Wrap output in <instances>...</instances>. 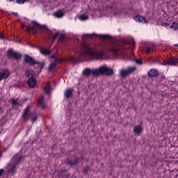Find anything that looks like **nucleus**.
Here are the masks:
<instances>
[{"label":"nucleus","mask_w":178,"mask_h":178,"mask_svg":"<svg viewBox=\"0 0 178 178\" xmlns=\"http://www.w3.org/2000/svg\"><path fill=\"white\" fill-rule=\"evenodd\" d=\"M77 159L76 157L73 158H69L67 159V163L70 165V166H73L74 165H77Z\"/></svg>","instance_id":"16"},{"label":"nucleus","mask_w":178,"mask_h":178,"mask_svg":"<svg viewBox=\"0 0 178 178\" xmlns=\"http://www.w3.org/2000/svg\"><path fill=\"white\" fill-rule=\"evenodd\" d=\"M58 39L60 40L61 41L65 40V35L64 34H60L58 35Z\"/></svg>","instance_id":"36"},{"label":"nucleus","mask_w":178,"mask_h":178,"mask_svg":"<svg viewBox=\"0 0 178 178\" xmlns=\"http://www.w3.org/2000/svg\"><path fill=\"white\" fill-rule=\"evenodd\" d=\"M6 56L8 59H13L14 60H19L22 59V54H20L19 52L13 51V49L8 50Z\"/></svg>","instance_id":"4"},{"label":"nucleus","mask_w":178,"mask_h":178,"mask_svg":"<svg viewBox=\"0 0 178 178\" xmlns=\"http://www.w3.org/2000/svg\"><path fill=\"white\" fill-rule=\"evenodd\" d=\"M145 52L147 54H149V52H151V51H154V48L152 47H145Z\"/></svg>","instance_id":"31"},{"label":"nucleus","mask_w":178,"mask_h":178,"mask_svg":"<svg viewBox=\"0 0 178 178\" xmlns=\"http://www.w3.org/2000/svg\"><path fill=\"white\" fill-rule=\"evenodd\" d=\"M30 109H31V108L28 106L23 112L22 118L23 119V120H29V118H30Z\"/></svg>","instance_id":"11"},{"label":"nucleus","mask_w":178,"mask_h":178,"mask_svg":"<svg viewBox=\"0 0 178 178\" xmlns=\"http://www.w3.org/2000/svg\"><path fill=\"white\" fill-rule=\"evenodd\" d=\"M31 72V77H34V76H35V72H34V70H30Z\"/></svg>","instance_id":"38"},{"label":"nucleus","mask_w":178,"mask_h":178,"mask_svg":"<svg viewBox=\"0 0 178 178\" xmlns=\"http://www.w3.org/2000/svg\"><path fill=\"white\" fill-rule=\"evenodd\" d=\"M7 1H9L10 2H13V1L15 0H7Z\"/></svg>","instance_id":"50"},{"label":"nucleus","mask_w":178,"mask_h":178,"mask_svg":"<svg viewBox=\"0 0 178 178\" xmlns=\"http://www.w3.org/2000/svg\"><path fill=\"white\" fill-rule=\"evenodd\" d=\"M171 29H172L173 30L177 31L178 30V23L174 22L172 24Z\"/></svg>","instance_id":"27"},{"label":"nucleus","mask_w":178,"mask_h":178,"mask_svg":"<svg viewBox=\"0 0 178 178\" xmlns=\"http://www.w3.org/2000/svg\"><path fill=\"white\" fill-rule=\"evenodd\" d=\"M64 97L65 99H69L73 97V89H67L64 92Z\"/></svg>","instance_id":"14"},{"label":"nucleus","mask_w":178,"mask_h":178,"mask_svg":"<svg viewBox=\"0 0 178 178\" xmlns=\"http://www.w3.org/2000/svg\"><path fill=\"white\" fill-rule=\"evenodd\" d=\"M143 131V127L141 125H136L134 127L133 132L134 134H140Z\"/></svg>","instance_id":"18"},{"label":"nucleus","mask_w":178,"mask_h":178,"mask_svg":"<svg viewBox=\"0 0 178 178\" xmlns=\"http://www.w3.org/2000/svg\"><path fill=\"white\" fill-rule=\"evenodd\" d=\"M2 156V153L0 152V158Z\"/></svg>","instance_id":"51"},{"label":"nucleus","mask_w":178,"mask_h":178,"mask_svg":"<svg viewBox=\"0 0 178 178\" xmlns=\"http://www.w3.org/2000/svg\"><path fill=\"white\" fill-rule=\"evenodd\" d=\"M33 66H34L35 69H38V67H38V65H33Z\"/></svg>","instance_id":"46"},{"label":"nucleus","mask_w":178,"mask_h":178,"mask_svg":"<svg viewBox=\"0 0 178 178\" xmlns=\"http://www.w3.org/2000/svg\"><path fill=\"white\" fill-rule=\"evenodd\" d=\"M58 37H59V33L57 32L53 35V41H55Z\"/></svg>","instance_id":"35"},{"label":"nucleus","mask_w":178,"mask_h":178,"mask_svg":"<svg viewBox=\"0 0 178 178\" xmlns=\"http://www.w3.org/2000/svg\"><path fill=\"white\" fill-rule=\"evenodd\" d=\"M3 173V169H0V176H2Z\"/></svg>","instance_id":"44"},{"label":"nucleus","mask_w":178,"mask_h":178,"mask_svg":"<svg viewBox=\"0 0 178 178\" xmlns=\"http://www.w3.org/2000/svg\"><path fill=\"white\" fill-rule=\"evenodd\" d=\"M177 63H178V58H175V57H172V58H168L166 60H163V63H161V64L164 65L165 66H166V65L176 66V65H177Z\"/></svg>","instance_id":"9"},{"label":"nucleus","mask_w":178,"mask_h":178,"mask_svg":"<svg viewBox=\"0 0 178 178\" xmlns=\"http://www.w3.org/2000/svg\"><path fill=\"white\" fill-rule=\"evenodd\" d=\"M126 49H129V48H127Z\"/></svg>","instance_id":"53"},{"label":"nucleus","mask_w":178,"mask_h":178,"mask_svg":"<svg viewBox=\"0 0 178 178\" xmlns=\"http://www.w3.org/2000/svg\"><path fill=\"white\" fill-rule=\"evenodd\" d=\"M16 166H17L16 164H12L8 169L9 173H13V172L16 170Z\"/></svg>","instance_id":"26"},{"label":"nucleus","mask_w":178,"mask_h":178,"mask_svg":"<svg viewBox=\"0 0 178 178\" xmlns=\"http://www.w3.org/2000/svg\"><path fill=\"white\" fill-rule=\"evenodd\" d=\"M64 178H69V175H65V176L64 177Z\"/></svg>","instance_id":"48"},{"label":"nucleus","mask_w":178,"mask_h":178,"mask_svg":"<svg viewBox=\"0 0 178 178\" xmlns=\"http://www.w3.org/2000/svg\"><path fill=\"white\" fill-rule=\"evenodd\" d=\"M97 70V76H112L113 74L114 71L113 69L106 66V65H102L98 68H96Z\"/></svg>","instance_id":"2"},{"label":"nucleus","mask_w":178,"mask_h":178,"mask_svg":"<svg viewBox=\"0 0 178 178\" xmlns=\"http://www.w3.org/2000/svg\"><path fill=\"white\" fill-rule=\"evenodd\" d=\"M29 29H30L31 31L33 33V34H37V29L35 28V26H29Z\"/></svg>","instance_id":"30"},{"label":"nucleus","mask_w":178,"mask_h":178,"mask_svg":"<svg viewBox=\"0 0 178 178\" xmlns=\"http://www.w3.org/2000/svg\"><path fill=\"white\" fill-rule=\"evenodd\" d=\"M27 84L31 88H34L37 85V80L34 77H29L27 81Z\"/></svg>","instance_id":"12"},{"label":"nucleus","mask_w":178,"mask_h":178,"mask_svg":"<svg viewBox=\"0 0 178 178\" xmlns=\"http://www.w3.org/2000/svg\"><path fill=\"white\" fill-rule=\"evenodd\" d=\"M26 77H30V76H31L30 70L26 72Z\"/></svg>","instance_id":"39"},{"label":"nucleus","mask_w":178,"mask_h":178,"mask_svg":"<svg viewBox=\"0 0 178 178\" xmlns=\"http://www.w3.org/2000/svg\"><path fill=\"white\" fill-rule=\"evenodd\" d=\"M54 15L56 17H63L65 16V13H63V11L62 10H58V11H56L55 13H54Z\"/></svg>","instance_id":"20"},{"label":"nucleus","mask_w":178,"mask_h":178,"mask_svg":"<svg viewBox=\"0 0 178 178\" xmlns=\"http://www.w3.org/2000/svg\"><path fill=\"white\" fill-rule=\"evenodd\" d=\"M77 159V162H81L83 161V156L81 157H75Z\"/></svg>","instance_id":"40"},{"label":"nucleus","mask_w":178,"mask_h":178,"mask_svg":"<svg viewBox=\"0 0 178 178\" xmlns=\"http://www.w3.org/2000/svg\"><path fill=\"white\" fill-rule=\"evenodd\" d=\"M134 20L138 23H145V18L141 15H136L134 17Z\"/></svg>","instance_id":"19"},{"label":"nucleus","mask_w":178,"mask_h":178,"mask_svg":"<svg viewBox=\"0 0 178 178\" xmlns=\"http://www.w3.org/2000/svg\"><path fill=\"white\" fill-rule=\"evenodd\" d=\"M25 2H26V0H16V3L18 4L24 3Z\"/></svg>","instance_id":"37"},{"label":"nucleus","mask_w":178,"mask_h":178,"mask_svg":"<svg viewBox=\"0 0 178 178\" xmlns=\"http://www.w3.org/2000/svg\"><path fill=\"white\" fill-rule=\"evenodd\" d=\"M9 77V70L5 69V70H0V81L1 80H6Z\"/></svg>","instance_id":"10"},{"label":"nucleus","mask_w":178,"mask_h":178,"mask_svg":"<svg viewBox=\"0 0 178 178\" xmlns=\"http://www.w3.org/2000/svg\"><path fill=\"white\" fill-rule=\"evenodd\" d=\"M111 52H112V54H113V55L115 56H119V52H120V49L117 48H112L111 49Z\"/></svg>","instance_id":"23"},{"label":"nucleus","mask_w":178,"mask_h":178,"mask_svg":"<svg viewBox=\"0 0 178 178\" xmlns=\"http://www.w3.org/2000/svg\"><path fill=\"white\" fill-rule=\"evenodd\" d=\"M11 104H13V108H15V106L19 105V102H17V100L15 99H11Z\"/></svg>","instance_id":"29"},{"label":"nucleus","mask_w":178,"mask_h":178,"mask_svg":"<svg viewBox=\"0 0 178 178\" xmlns=\"http://www.w3.org/2000/svg\"><path fill=\"white\" fill-rule=\"evenodd\" d=\"M13 165H15L17 166V165H19V163H20V162L22 161V159H23V157L19 156V154H16L13 158Z\"/></svg>","instance_id":"15"},{"label":"nucleus","mask_w":178,"mask_h":178,"mask_svg":"<svg viewBox=\"0 0 178 178\" xmlns=\"http://www.w3.org/2000/svg\"><path fill=\"white\" fill-rule=\"evenodd\" d=\"M136 70H137V67H129L127 69L124 70H122L120 72V74L121 77H123L124 79V77H126V76H129L130 74H131L132 73H134V72H136Z\"/></svg>","instance_id":"7"},{"label":"nucleus","mask_w":178,"mask_h":178,"mask_svg":"<svg viewBox=\"0 0 178 178\" xmlns=\"http://www.w3.org/2000/svg\"><path fill=\"white\" fill-rule=\"evenodd\" d=\"M136 63H137L138 65H141V64L143 63V61H141V60L137 59V60H136Z\"/></svg>","instance_id":"41"},{"label":"nucleus","mask_w":178,"mask_h":178,"mask_svg":"<svg viewBox=\"0 0 178 178\" xmlns=\"http://www.w3.org/2000/svg\"><path fill=\"white\" fill-rule=\"evenodd\" d=\"M24 59L25 63H28L29 66H35V65H38V67H39L40 69H44V66L45 65L44 63L38 62L33 57L29 55H24Z\"/></svg>","instance_id":"3"},{"label":"nucleus","mask_w":178,"mask_h":178,"mask_svg":"<svg viewBox=\"0 0 178 178\" xmlns=\"http://www.w3.org/2000/svg\"><path fill=\"white\" fill-rule=\"evenodd\" d=\"M88 170H89V168L85 167L83 170V173H84V175H87V173H88Z\"/></svg>","instance_id":"34"},{"label":"nucleus","mask_w":178,"mask_h":178,"mask_svg":"<svg viewBox=\"0 0 178 178\" xmlns=\"http://www.w3.org/2000/svg\"><path fill=\"white\" fill-rule=\"evenodd\" d=\"M40 53L42 55H44V56H48V55H50L51 51L46 49H40Z\"/></svg>","instance_id":"22"},{"label":"nucleus","mask_w":178,"mask_h":178,"mask_svg":"<svg viewBox=\"0 0 178 178\" xmlns=\"http://www.w3.org/2000/svg\"><path fill=\"white\" fill-rule=\"evenodd\" d=\"M95 35V34H92V35H91V34H84L83 36L90 37V36H91V35Z\"/></svg>","instance_id":"43"},{"label":"nucleus","mask_w":178,"mask_h":178,"mask_svg":"<svg viewBox=\"0 0 178 178\" xmlns=\"http://www.w3.org/2000/svg\"><path fill=\"white\" fill-rule=\"evenodd\" d=\"M0 40H5V36L2 33H0Z\"/></svg>","instance_id":"42"},{"label":"nucleus","mask_w":178,"mask_h":178,"mask_svg":"<svg viewBox=\"0 0 178 178\" xmlns=\"http://www.w3.org/2000/svg\"><path fill=\"white\" fill-rule=\"evenodd\" d=\"M81 55L82 56H92L96 59H101V58L104 56V53L94 50V49L90 47L89 45L83 44Z\"/></svg>","instance_id":"1"},{"label":"nucleus","mask_w":178,"mask_h":178,"mask_svg":"<svg viewBox=\"0 0 178 178\" xmlns=\"http://www.w3.org/2000/svg\"><path fill=\"white\" fill-rule=\"evenodd\" d=\"M29 118H30L31 122H35L37 120V119H38V116L37 115V113H30Z\"/></svg>","instance_id":"21"},{"label":"nucleus","mask_w":178,"mask_h":178,"mask_svg":"<svg viewBox=\"0 0 178 178\" xmlns=\"http://www.w3.org/2000/svg\"><path fill=\"white\" fill-rule=\"evenodd\" d=\"M177 46L178 47V44H177Z\"/></svg>","instance_id":"54"},{"label":"nucleus","mask_w":178,"mask_h":178,"mask_svg":"<svg viewBox=\"0 0 178 178\" xmlns=\"http://www.w3.org/2000/svg\"><path fill=\"white\" fill-rule=\"evenodd\" d=\"M83 74L85 77H90V76H93L94 77L97 76V68L90 69L85 68L83 71Z\"/></svg>","instance_id":"8"},{"label":"nucleus","mask_w":178,"mask_h":178,"mask_svg":"<svg viewBox=\"0 0 178 178\" xmlns=\"http://www.w3.org/2000/svg\"><path fill=\"white\" fill-rule=\"evenodd\" d=\"M147 75L149 77H156L159 76V72L155 69H151L147 72Z\"/></svg>","instance_id":"13"},{"label":"nucleus","mask_w":178,"mask_h":178,"mask_svg":"<svg viewBox=\"0 0 178 178\" xmlns=\"http://www.w3.org/2000/svg\"><path fill=\"white\" fill-rule=\"evenodd\" d=\"M44 92L45 94H48V95L51 94V86H46L44 88Z\"/></svg>","instance_id":"28"},{"label":"nucleus","mask_w":178,"mask_h":178,"mask_svg":"<svg viewBox=\"0 0 178 178\" xmlns=\"http://www.w3.org/2000/svg\"><path fill=\"white\" fill-rule=\"evenodd\" d=\"M99 37L102 40H111L112 38L109 35H99Z\"/></svg>","instance_id":"25"},{"label":"nucleus","mask_w":178,"mask_h":178,"mask_svg":"<svg viewBox=\"0 0 178 178\" xmlns=\"http://www.w3.org/2000/svg\"><path fill=\"white\" fill-rule=\"evenodd\" d=\"M79 19L81 20H87V19H88V17L86 15H82L79 17Z\"/></svg>","instance_id":"32"},{"label":"nucleus","mask_w":178,"mask_h":178,"mask_svg":"<svg viewBox=\"0 0 178 178\" xmlns=\"http://www.w3.org/2000/svg\"><path fill=\"white\" fill-rule=\"evenodd\" d=\"M50 58L51 59H54V60L49 67V70H54L59 63H62V62H63V58L56 57L54 54H51Z\"/></svg>","instance_id":"5"},{"label":"nucleus","mask_w":178,"mask_h":178,"mask_svg":"<svg viewBox=\"0 0 178 178\" xmlns=\"http://www.w3.org/2000/svg\"><path fill=\"white\" fill-rule=\"evenodd\" d=\"M41 70H42V69L40 68V72H41Z\"/></svg>","instance_id":"52"},{"label":"nucleus","mask_w":178,"mask_h":178,"mask_svg":"<svg viewBox=\"0 0 178 178\" xmlns=\"http://www.w3.org/2000/svg\"><path fill=\"white\" fill-rule=\"evenodd\" d=\"M39 100H38V107L41 108L42 109H44V108H45V103L44 102V96H40L39 97Z\"/></svg>","instance_id":"17"},{"label":"nucleus","mask_w":178,"mask_h":178,"mask_svg":"<svg viewBox=\"0 0 178 178\" xmlns=\"http://www.w3.org/2000/svg\"><path fill=\"white\" fill-rule=\"evenodd\" d=\"M32 23L34 24V26H36V27H38L40 29V30H42V31H44L47 35H48L49 38H52V31L49 30L47 26L41 25L35 21H33Z\"/></svg>","instance_id":"6"},{"label":"nucleus","mask_w":178,"mask_h":178,"mask_svg":"<svg viewBox=\"0 0 178 178\" xmlns=\"http://www.w3.org/2000/svg\"><path fill=\"white\" fill-rule=\"evenodd\" d=\"M13 15H14V16L18 17L19 14H17V13H13Z\"/></svg>","instance_id":"45"},{"label":"nucleus","mask_w":178,"mask_h":178,"mask_svg":"<svg viewBox=\"0 0 178 178\" xmlns=\"http://www.w3.org/2000/svg\"><path fill=\"white\" fill-rule=\"evenodd\" d=\"M70 62H71L72 63H77V58H70Z\"/></svg>","instance_id":"33"},{"label":"nucleus","mask_w":178,"mask_h":178,"mask_svg":"<svg viewBox=\"0 0 178 178\" xmlns=\"http://www.w3.org/2000/svg\"><path fill=\"white\" fill-rule=\"evenodd\" d=\"M149 62L150 63H154V60L150 59V60H149Z\"/></svg>","instance_id":"47"},{"label":"nucleus","mask_w":178,"mask_h":178,"mask_svg":"<svg viewBox=\"0 0 178 178\" xmlns=\"http://www.w3.org/2000/svg\"><path fill=\"white\" fill-rule=\"evenodd\" d=\"M155 62H156V63H159V61L158 60H155Z\"/></svg>","instance_id":"49"},{"label":"nucleus","mask_w":178,"mask_h":178,"mask_svg":"<svg viewBox=\"0 0 178 178\" xmlns=\"http://www.w3.org/2000/svg\"><path fill=\"white\" fill-rule=\"evenodd\" d=\"M124 44H129V45H131V47H134V44H136V42L134 39H131L129 40H127L124 42Z\"/></svg>","instance_id":"24"}]
</instances>
